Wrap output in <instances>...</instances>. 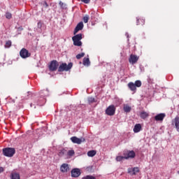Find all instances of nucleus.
I'll return each instance as SVG.
<instances>
[{
  "instance_id": "obj_39",
  "label": "nucleus",
  "mask_w": 179,
  "mask_h": 179,
  "mask_svg": "<svg viewBox=\"0 0 179 179\" xmlns=\"http://www.w3.org/2000/svg\"><path fill=\"white\" fill-rule=\"evenodd\" d=\"M31 107H33V103H31Z\"/></svg>"
},
{
  "instance_id": "obj_25",
  "label": "nucleus",
  "mask_w": 179,
  "mask_h": 179,
  "mask_svg": "<svg viewBox=\"0 0 179 179\" xmlns=\"http://www.w3.org/2000/svg\"><path fill=\"white\" fill-rule=\"evenodd\" d=\"M5 48H10L12 47V41H7L6 42V44L4 45Z\"/></svg>"
},
{
  "instance_id": "obj_5",
  "label": "nucleus",
  "mask_w": 179,
  "mask_h": 179,
  "mask_svg": "<svg viewBox=\"0 0 179 179\" xmlns=\"http://www.w3.org/2000/svg\"><path fill=\"white\" fill-rule=\"evenodd\" d=\"M58 66H59V64H58L57 61L52 60L49 64V70L51 71V72H55V71L58 69Z\"/></svg>"
},
{
  "instance_id": "obj_41",
  "label": "nucleus",
  "mask_w": 179,
  "mask_h": 179,
  "mask_svg": "<svg viewBox=\"0 0 179 179\" xmlns=\"http://www.w3.org/2000/svg\"><path fill=\"white\" fill-rule=\"evenodd\" d=\"M178 174H179V171H178Z\"/></svg>"
},
{
  "instance_id": "obj_21",
  "label": "nucleus",
  "mask_w": 179,
  "mask_h": 179,
  "mask_svg": "<svg viewBox=\"0 0 179 179\" xmlns=\"http://www.w3.org/2000/svg\"><path fill=\"white\" fill-rule=\"evenodd\" d=\"M11 179H20V174L17 173H12L10 174Z\"/></svg>"
},
{
  "instance_id": "obj_15",
  "label": "nucleus",
  "mask_w": 179,
  "mask_h": 179,
  "mask_svg": "<svg viewBox=\"0 0 179 179\" xmlns=\"http://www.w3.org/2000/svg\"><path fill=\"white\" fill-rule=\"evenodd\" d=\"M128 173H129V174H131V176H136V174H138V173H139V168L136 167L134 169H129L128 170Z\"/></svg>"
},
{
  "instance_id": "obj_4",
  "label": "nucleus",
  "mask_w": 179,
  "mask_h": 179,
  "mask_svg": "<svg viewBox=\"0 0 179 179\" xmlns=\"http://www.w3.org/2000/svg\"><path fill=\"white\" fill-rule=\"evenodd\" d=\"M72 40L73 41V45H76L77 47H80L82 45V34H78L72 37Z\"/></svg>"
},
{
  "instance_id": "obj_28",
  "label": "nucleus",
  "mask_w": 179,
  "mask_h": 179,
  "mask_svg": "<svg viewBox=\"0 0 179 179\" xmlns=\"http://www.w3.org/2000/svg\"><path fill=\"white\" fill-rule=\"evenodd\" d=\"M6 19H12V13H9V12H6Z\"/></svg>"
},
{
  "instance_id": "obj_22",
  "label": "nucleus",
  "mask_w": 179,
  "mask_h": 179,
  "mask_svg": "<svg viewBox=\"0 0 179 179\" xmlns=\"http://www.w3.org/2000/svg\"><path fill=\"white\" fill-rule=\"evenodd\" d=\"M96 153H97V152H96V150H90L87 152V156L89 157H94V156H96Z\"/></svg>"
},
{
  "instance_id": "obj_11",
  "label": "nucleus",
  "mask_w": 179,
  "mask_h": 179,
  "mask_svg": "<svg viewBox=\"0 0 179 179\" xmlns=\"http://www.w3.org/2000/svg\"><path fill=\"white\" fill-rule=\"evenodd\" d=\"M172 125H174L176 131L179 132V117H176L172 120Z\"/></svg>"
},
{
  "instance_id": "obj_30",
  "label": "nucleus",
  "mask_w": 179,
  "mask_h": 179,
  "mask_svg": "<svg viewBox=\"0 0 179 179\" xmlns=\"http://www.w3.org/2000/svg\"><path fill=\"white\" fill-rule=\"evenodd\" d=\"M68 156H73L75 155V151L73 150H70L67 152Z\"/></svg>"
},
{
  "instance_id": "obj_19",
  "label": "nucleus",
  "mask_w": 179,
  "mask_h": 179,
  "mask_svg": "<svg viewBox=\"0 0 179 179\" xmlns=\"http://www.w3.org/2000/svg\"><path fill=\"white\" fill-rule=\"evenodd\" d=\"M106 113H115V106L111 105L106 109Z\"/></svg>"
},
{
  "instance_id": "obj_1",
  "label": "nucleus",
  "mask_w": 179,
  "mask_h": 179,
  "mask_svg": "<svg viewBox=\"0 0 179 179\" xmlns=\"http://www.w3.org/2000/svg\"><path fill=\"white\" fill-rule=\"evenodd\" d=\"M127 86L131 92H136V87H141V86H142V82L139 80H136L134 83L130 82L128 83Z\"/></svg>"
},
{
  "instance_id": "obj_17",
  "label": "nucleus",
  "mask_w": 179,
  "mask_h": 179,
  "mask_svg": "<svg viewBox=\"0 0 179 179\" xmlns=\"http://www.w3.org/2000/svg\"><path fill=\"white\" fill-rule=\"evenodd\" d=\"M145 24V19L143 18H136V25L143 26Z\"/></svg>"
},
{
  "instance_id": "obj_37",
  "label": "nucleus",
  "mask_w": 179,
  "mask_h": 179,
  "mask_svg": "<svg viewBox=\"0 0 179 179\" xmlns=\"http://www.w3.org/2000/svg\"><path fill=\"white\" fill-rule=\"evenodd\" d=\"M43 5L45 6V8H48V4L47 3V1H44Z\"/></svg>"
},
{
  "instance_id": "obj_36",
  "label": "nucleus",
  "mask_w": 179,
  "mask_h": 179,
  "mask_svg": "<svg viewBox=\"0 0 179 179\" xmlns=\"http://www.w3.org/2000/svg\"><path fill=\"white\" fill-rule=\"evenodd\" d=\"M106 115H110V116H113V115H114V113H106Z\"/></svg>"
},
{
  "instance_id": "obj_23",
  "label": "nucleus",
  "mask_w": 179,
  "mask_h": 179,
  "mask_svg": "<svg viewBox=\"0 0 179 179\" xmlns=\"http://www.w3.org/2000/svg\"><path fill=\"white\" fill-rule=\"evenodd\" d=\"M88 104H93V103H97V100L94 97H88L87 99Z\"/></svg>"
},
{
  "instance_id": "obj_7",
  "label": "nucleus",
  "mask_w": 179,
  "mask_h": 179,
  "mask_svg": "<svg viewBox=\"0 0 179 179\" xmlns=\"http://www.w3.org/2000/svg\"><path fill=\"white\" fill-rule=\"evenodd\" d=\"M139 61V57L136 56V55H131L129 58V62L131 65H135L136 62Z\"/></svg>"
},
{
  "instance_id": "obj_35",
  "label": "nucleus",
  "mask_w": 179,
  "mask_h": 179,
  "mask_svg": "<svg viewBox=\"0 0 179 179\" xmlns=\"http://www.w3.org/2000/svg\"><path fill=\"white\" fill-rule=\"evenodd\" d=\"M84 3H90V0H80Z\"/></svg>"
},
{
  "instance_id": "obj_14",
  "label": "nucleus",
  "mask_w": 179,
  "mask_h": 179,
  "mask_svg": "<svg viewBox=\"0 0 179 179\" xmlns=\"http://www.w3.org/2000/svg\"><path fill=\"white\" fill-rule=\"evenodd\" d=\"M164 118H166V113H159L155 117V121L162 122Z\"/></svg>"
},
{
  "instance_id": "obj_10",
  "label": "nucleus",
  "mask_w": 179,
  "mask_h": 179,
  "mask_svg": "<svg viewBox=\"0 0 179 179\" xmlns=\"http://www.w3.org/2000/svg\"><path fill=\"white\" fill-rule=\"evenodd\" d=\"M80 176V169H73L71 170V177L76 178Z\"/></svg>"
},
{
  "instance_id": "obj_33",
  "label": "nucleus",
  "mask_w": 179,
  "mask_h": 179,
  "mask_svg": "<svg viewBox=\"0 0 179 179\" xmlns=\"http://www.w3.org/2000/svg\"><path fill=\"white\" fill-rule=\"evenodd\" d=\"M59 5L62 9H66V4L64 3L63 2L60 1Z\"/></svg>"
},
{
  "instance_id": "obj_31",
  "label": "nucleus",
  "mask_w": 179,
  "mask_h": 179,
  "mask_svg": "<svg viewBox=\"0 0 179 179\" xmlns=\"http://www.w3.org/2000/svg\"><path fill=\"white\" fill-rule=\"evenodd\" d=\"M83 22L84 23H87V22H89V15H86L83 17Z\"/></svg>"
},
{
  "instance_id": "obj_8",
  "label": "nucleus",
  "mask_w": 179,
  "mask_h": 179,
  "mask_svg": "<svg viewBox=\"0 0 179 179\" xmlns=\"http://www.w3.org/2000/svg\"><path fill=\"white\" fill-rule=\"evenodd\" d=\"M124 156L126 159H134L135 156H136V154L135 153V151L131 150V151L127 152V153H124Z\"/></svg>"
},
{
  "instance_id": "obj_38",
  "label": "nucleus",
  "mask_w": 179,
  "mask_h": 179,
  "mask_svg": "<svg viewBox=\"0 0 179 179\" xmlns=\"http://www.w3.org/2000/svg\"><path fill=\"white\" fill-rule=\"evenodd\" d=\"M1 173H3V168L0 167V174Z\"/></svg>"
},
{
  "instance_id": "obj_29",
  "label": "nucleus",
  "mask_w": 179,
  "mask_h": 179,
  "mask_svg": "<svg viewBox=\"0 0 179 179\" xmlns=\"http://www.w3.org/2000/svg\"><path fill=\"white\" fill-rule=\"evenodd\" d=\"M85 57V52H82L76 55L77 59H80V58H83Z\"/></svg>"
},
{
  "instance_id": "obj_20",
  "label": "nucleus",
  "mask_w": 179,
  "mask_h": 179,
  "mask_svg": "<svg viewBox=\"0 0 179 179\" xmlns=\"http://www.w3.org/2000/svg\"><path fill=\"white\" fill-rule=\"evenodd\" d=\"M123 110L124 113H129L131 110H132V108L128 104H124L123 106Z\"/></svg>"
},
{
  "instance_id": "obj_3",
  "label": "nucleus",
  "mask_w": 179,
  "mask_h": 179,
  "mask_svg": "<svg viewBox=\"0 0 179 179\" xmlns=\"http://www.w3.org/2000/svg\"><path fill=\"white\" fill-rule=\"evenodd\" d=\"M72 66H73V64L72 62L69 63V64H66V63H62L58 68V72H64V71L68 72V71L72 69Z\"/></svg>"
},
{
  "instance_id": "obj_6",
  "label": "nucleus",
  "mask_w": 179,
  "mask_h": 179,
  "mask_svg": "<svg viewBox=\"0 0 179 179\" xmlns=\"http://www.w3.org/2000/svg\"><path fill=\"white\" fill-rule=\"evenodd\" d=\"M20 55L21 58L25 59V58H29V57L31 56V53L29 52L26 48H22L20 52Z\"/></svg>"
},
{
  "instance_id": "obj_24",
  "label": "nucleus",
  "mask_w": 179,
  "mask_h": 179,
  "mask_svg": "<svg viewBox=\"0 0 179 179\" xmlns=\"http://www.w3.org/2000/svg\"><path fill=\"white\" fill-rule=\"evenodd\" d=\"M140 117L143 118V120H146L149 117V114L148 113H140Z\"/></svg>"
},
{
  "instance_id": "obj_34",
  "label": "nucleus",
  "mask_w": 179,
  "mask_h": 179,
  "mask_svg": "<svg viewBox=\"0 0 179 179\" xmlns=\"http://www.w3.org/2000/svg\"><path fill=\"white\" fill-rule=\"evenodd\" d=\"M43 27V23L41 22H38V29H41Z\"/></svg>"
},
{
  "instance_id": "obj_26",
  "label": "nucleus",
  "mask_w": 179,
  "mask_h": 179,
  "mask_svg": "<svg viewBox=\"0 0 179 179\" xmlns=\"http://www.w3.org/2000/svg\"><path fill=\"white\" fill-rule=\"evenodd\" d=\"M124 159H125V155L124 157H122V156H117L116 157V161L117 162H122V160H124Z\"/></svg>"
},
{
  "instance_id": "obj_27",
  "label": "nucleus",
  "mask_w": 179,
  "mask_h": 179,
  "mask_svg": "<svg viewBox=\"0 0 179 179\" xmlns=\"http://www.w3.org/2000/svg\"><path fill=\"white\" fill-rule=\"evenodd\" d=\"M82 179H96V177L87 175L86 176L83 177Z\"/></svg>"
},
{
  "instance_id": "obj_16",
  "label": "nucleus",
  "mask_w": 179,
  "mask_h": 179,
  "mask_svg": "<svg viewBox=\"0 0 179 179\" xmlns=\"http://www.w3.org/2000/svg\"><path fill=\"white\" fill-rule=\"evenodd\" d=\"M141 129H142V125H141V124H136L134 126V132L138 134V132H141Z\"/></svg>"
},
{
  "instance_id": "obj_32",
  "label": "nucleus",
  "mask_w": 179,
  "mask_h": 179,
  "mask_svg": "<svg viewBox=\"0 0 179 179\" xmlns=\"http://www.w3.org/2000/svg\"><path fill=\"white\" fill-rule=\"evenodd\" d=\"M65 153H66V150L63 149L59 152V156L62 157L65 155Z\"/></svg>"
},
{
  "instance_id": "obj_2",
  "label": "nucleus",
  "mask_w": 179,
  "mask_h": 179,
  "mask_svg": "<svg viewBox=\"0 0 179 179\" xmlns=\"http://www.w3.org/2000/svg\"><path fill=\"white\" fill-rule=\"evenodd\" d=\"M15 153H16V150L13 148H6L3 149V155L6 157H13Z\"/></svg>"
},
{
  "instance_id": "obj_12",
  "label": "nucleus",
  "mask_w": 179,
  "mask_h": 179,
  "mask_svg": "<svg viewBox=\"0 0 179 179\" xmlns=\"http://www.w3.org/2000/svg\"><path fill=\"white\" fill-rule=\"evenodd\" d=\"M60 171L62 173H68V171H69V164H63L60 166Z\"/></svg>"
},
{
  "instance_id": "obj_13",
  "label": "nucleus",
  "mask_w": 179,
  "mask_h": 179,
  "mask_svg": "<svg viewBox=\"0 0 179 179\" xmlns=\"http://www.w3.org/2000/svg\"><path fill=\"white\" fill-rule=\"evenodd\" d=\"M83 22H79L77 26L76 27L74 31H73V34H76V33H78V31L83 30Z\"/></svg>"
},
{
  "instance_id": "obj_40",
  "label": "nucleus",
  "mask_w": 179,
  "mask_h": 179,
  "mask_svg": "<svg viewBox=\"0 0 179 179\" xmlns=\"http://www.w3.org/2000/svg\"><path fill=\"white\" fill-rule=\"evenodd\" d=\"M44 103L40 104V106H43Z\"/></svg>"
},
{
  "instance_id": "obj_9",
  "label": "nucleus",
  "mask_w": 179,
  "mask_h": 179,
  "mask_svg": "<svg viewBox=\"0 0 179 179\" xmlns=\"http://www.w3.org/2000/svg\"><path fill=\"white\" fill-rule=\"evenodd\" d=\"M71 141L73 142V143H77L78 145H80L82 142H85V138H79L76 136H73L71 138Z\"/></svg>"
},
{
  "instance_id": "obj_18",
  "label": "nucleus",
  "mask_w": 179,
  "mask_h": 179,
  "mask_svg": "<svg viewBox=\"0 0 179 179\" xmlns=\"http://www.w3.org/2000/svg\"><path fill=\"white\" fill-rule=\"evenodd\" d=\"M83 64L85 66H90V59L89 57H85L83 61Z\"/></svg>"
}]
</instances>
